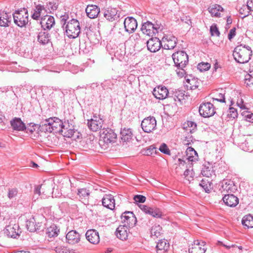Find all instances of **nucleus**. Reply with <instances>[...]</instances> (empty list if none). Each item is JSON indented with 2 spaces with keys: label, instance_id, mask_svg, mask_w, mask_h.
Here are the masks:
<instances>
[{
  "label": "nucleus",
  "instance_id": "obj_1",
  "mask_svg": "<svg viewBox=\"0 0 253 253\" xmlns=\"http://www.w3.org/2000/svg\"><path fill=\"white\" fill-rule=\"evenodd\" d=\"M252 50L249 46L240 44L237 46L233 51V55L235 60L240 63L248 62L251 59Z\"/></svg>",
  "mask_w": 253,
  "mask_h": 253
},
{
  "label": "nucleus",
  "instance_id": "obj_2",
  "mask_svg": "<svg viewBox=\"0 0 253 253\" xmlns=\"http://www.w3.org/2000/svg\"><path fill=\"white\" fill-rule=\"evenodd\" d=\"M117 140V134L110 128H103L100 132L99 145L104 150L106 149L109 144L115 143Z\"/></svg>",
  "mask_w": 253,
  "mask_h": 253
},
{
  "label": "nucleus",
  "instance_id": "obj_3",
  "mask_svg": "<svg viewBox=\"0 0 253 253\" xmlns=\"http://www.w3.org/2000/svg\"><path fill=\"white\" fill-rule=\"evenodd\" d=\"M64 124V122H63L61 120L56 117L48 118L42 122V127L48 126V128H46L45 129L47 131L50 132L52 131L55 133L61 132L63 128L62 126Z\"/></svg>",
  "mask_w": 253,
  "mask_h": 253
},
{
  "label": "nucleus",
  "instance_id": "obj_4",
  "mask_svg": "<svg viewBox=\"0 0 253 253\" xmlns=\"http://www.w3.org/2000/svg\"><path fill=\"white\" fill-rule=\"evenodd\" d=\"M64 28L67 36L70 38L75 39L78 37L81 32L80 23L75 19L69 21Z\"/></svg>",
  "mask_w": 253,
  "mask_h": 253
},
{
  "label": "nucleus",
  "instance_id": "obj_5",
  "mask_svg": "<svg viewBox=\"0 0 253 253\" xmlns=\"http://www.w3.org/2000/svg\"><path fill=\"white\" fill-rule=\"evenodd\" d=\"M14 23L20 27H25L28 23V10L25 8L16 11L12 14Z\"/></svg>",
  "mask_w": 253,
  "mask_h": 253
},
{
  "label": "nucleus",
  "instance_id": "obj_6",
  "mask_svg": "<svg viewBox=\"0 0 253 253\" xmlns=\"http://www.w3.org/2000/svg\"><path fill=\"white\" fill-rule=\"evenodd\" d=\"M172 59L175 66L178 69L184 68L188 63V56L183 51H179L173 53Z\"/></svg>",
  "mask_w": 253,
  "mask_h": 253
},
{
  "label": "nucleus",
  "instance_id": "obj_7",
  "mask_svg": "<svg viewBox=\"0 0 253 253\" xmlns=\"http://www.w3.org/2000/svg\"><path fill=\"white\" fill-rule=\"evenodd\" d=\"M47 5L50 6L51 9L49 8L44 7L41 4L37 5L34 9V12L32 14V18L37 20L40 17H41V18L43 17V16L47 14V13L51 12V10L53 11L57 8L55 5H52V3L50 2H49V4Z\"/></svg>",
  "mask_w": 253,
  "mask_h": 253
},
{
  "label": "nucleus",
  "instance_id": "obj_8",
  "mask_svg": "<svg viewBox=\"0 0 253 253\" xmlns=\"http://www.w3.org/2000/svg\"><path fill=\"white\" fill-rule=\"evenodd\" d=\"M199 112L200 115L204 118L211 117L215 113V108L210 102L202 103L199 107Z\"/></svg>",
  "mask_w": 253,
  "mask_h": 253
},
{
  "label": "nucleus",
  "instance_id": "obj_9",
  "mask_svg": "<svg viewBox=\"0 0 253 253\" xmlns=\"http://www.w3.org/2000/svg\"><path fill=\"white\" fill-rule=\"evenodd\" d=\"M156 120L154 117L149 116L145 118L141 122V127L144 132H150L156 127Z\"/></svg>",
  "mask_w": 253,
  "mask_h": 253
},
{
  "label": "nucleus",
  "instance_id": "obj_10",
  "mask_svg": "<svg viewBox=\"0 0 253 253\" xmlns=\"http://www.w3.org/2000/svg\"><path fill=\"white\" fill-rule=\"evenodd\" d=\"M121 219L124 224L123 225H125L128 228L133 227L137 222L135 215L131 211L124 212L121 216Z\"/></svg>",
  "mask_w": 253,
  "mask_h": 253
},
{
  "label": "nucleus",
  "instance_id": "obj_11",
  "mask_svg": "<svg viewBox=\"0 0 253 253\" xmlns=\"http://www.w3.org/2000/svg\"><path fill=\"white\" fill-rule=\"evenodd\" d=\"M160 27L158 25L155 26L151 22L147 21L142 25L141 30L142 33L149 36H153L158 33Z\"/></svg>",
  "mask_w": 253,
  "mask_h": 253
},
{
  "label": "nucleus",
  "instance_id": "obj_12",
  "mask_svg": "<svg viewBox=\"0 0 253 253\" xmlns=\"http://www.w3.org/2000/svg\"><path fill=\"white\" fill-rule=\"evenodd\" d=\"M118 12L117 8L109 7L104 10L103 16L108 21L113 22L119 18V13Z\"/></svg>",
  "mask_w": 253,
  "mask_h": 253
},
{
  "label": "nucleus",
  "instance_id": "obj_13",
  "mask_svg": "<svg viewBox=\"0 0 253 253\" xmlns=\"http://www.w3.org/2000/svg\"><path fill=\"white\" fill-rule=\"evenodd\" d=\"M207 250L206 242L203 241H195L189 249V253H205Z\"/></svg>",
  "mask_w": 253,
  "mask_h": 253
},
{
  "label": "nucleus",
  "instance_id": "obj_14",
  "mask_svg": "<svg viewBox=\"0 0 253 253\" xmlns=\"http://www.w3.org/2000/svg\"><path fill=\"white\" fill-rule=\"evenodd\" d=\"M163 48L166 49H173L177 44V39L171 35H165L162 39Z\"/></svg>",
  "mask_w": 253,
  "mask_h": 253
},
{
  "label": "nucleus",
  "instance_id": "obj_15",
  "mask_svg": "<svg viewBox=\"0 0 253 253\" xmlns=\"http://www.w3.org/2000/svg\"><path fill=\"white\" fill-rule=\"evenodd\" d=\"M152 93L157 99L163 100L168 96L169 90L166 87L159 85L154 88Z\"/></svg>",
  "mask_w": 253,
  "mask_h": 253
},
{
  "label": "nucleus",
  "instance_id": "obj_16",
  "mask_svg": "<svg viewBox=\"0 0 253 253\" xmlns=\"http://www.w3.org/2000/svg\"><path fill=\"white\" fill-rule=\"evenodd\" d=\"M103 121L102 119L96 116H94L90 120H88L87 126L89 128L93 131H96L102 127Z\"/></svg>",
  "mask_w": 253,
  "mask_h": 253
},
{
  "label": "nucleus",
  "instance_id": "obj_17",
  "mask_svg": "<svg viewBox=\"0 0 253 253\" xmlns=\"http://www.w3.org/2000/svg\"><path fill=\"white\" fill-rule=\"evenodd\" d=\"M124 24L125 31L129 33L133 32L137 27L136 20L132 17L125 18Z\"/></svg>",
  "mask_w": 253,
  "mask_h": 253
},
{
  "label": "nucleus",
  "instance_id": "obj_18",
  "mask_svg": "<svg viewBox=\"0 0 253 253\" xmlns=\"http://www.w3.org/2000/svg\"><path fill=\"white\" fill-rule=\"evenodd\" d=\"M148 49L152 52L158 51L163 46L162 42L157 38H152L147 42Z\"/></svg>",
  "mask_w": 253,
  "mask_h": 253
},
{
  "label": "nucleus",
  "instance_id": "obj_19",
  "mask_svg": "<svg viewBox=\"0 0 253 253\" xmlns=\"http://www.w3.org/2000/svg\"><path fill=\"white\" fill-rule=\"evenodd\" d=\"M40 23L44 30H50L55 25V20L53 16L46 14L41 18Z\"/></svg>",
  "mask_w": 253,
  "mask_h": 253
},
{
  "label": "nucleus",
  "instance_id": "obj_20",
  "mask_svg": "<svg viewBox=\"0 0 253 253\" xmlns=\"http://www.w3.org/2000/svg\"><path fill=\"white\" fill-rule=\"evenodd\" d=\"M4 233L9 237L16 238L19 235V226L17 224L6 226L4 229Z\"/></svg>",
  "mask_w": 253,
  "mask_h": 253
},
{
  "label": "nucleus",
  "instance_id": "obj_21",
  "mask_svg": "<svg viewBox=\"0 0 253 253\" xmlns=\"http://www.w3.org/2000/svg\"><path fill=\"white\" fill-rule=\"evenodd\" d=\"M220 190L221 192L231 193L237 190V187L233 181L226 179L222 181Z\"/></svg>",
  "mask_w": 253,
  "mask_h": 253
},
{
  "label": "nucleus",
  "instance_id": "obj_22",
  "mask_svg": "<svg viewBox=\"0 0 253 253\" xmlns=\"http://www.w3.org/2000/svg\"><path fill=\"white\" fill-rule=\"evenodd\" d=\"M61 133L64 136L68 138L72 137L74 134L75 129L72 124H70L69 121H64V124L62 126Z\"/></svg>",
  "mask_w": 253,
  "mask_h": 253
},
{
  "label": "nucleus",
  "instance_id": "obj_23",
  "mask_svg": "<svg viewBox=\"0 0 253 253\" xmlns=\"http://www.w3.org/2000/svg\"><path fill=\"white\" fill-rule=\"evenodd\" d=\"M222 200L226 206L230 207H235L239 203L238 198L233 194H224Z\"/></svg>",
  "mask_w": 253,
  "mask_h": 253
},
{
  "label": "nucleus",
  "instance_id": "obj_24",
  "mask_svg": "<svg viewBox=\"0 0 253 253\" xmlns=\"http://www.w3.org/2000/svg\"><path fill=\"white\" fill-rule=\"evenodd\" d=\"M85 237L91 244H97L99 242L100 238L98 232L94 229L87 230L85 234Z\"/></svg>",
  "mask_w": 253,
  "mask_h": 253
},
{
  "label": "nucleus",
  "instance_id": "obj_25",
  "mask_svg": "<svg viewBox=\"0 0 253 253\" xmlns=\"http://www.w3.org/2000/svg\"><path fill=\"white\" fill-rule=\"evenodd\" d=\"M66 239L69 244L74 245L80 242V235L76 231L71 230L67 234Z\"/></svg>",
  "mask_w": 253,
  "mask_h": 253
},
{
  "label": "nucleus",
  "instance_id": "obj_26",
  "mask_svg": "<svg viewBox=\"0 0 253 253\" xmlns=\"http://www.w3.org/2000/svg\"><path fill=\"white\" fill-rule=\"evenodd\" d=\"M102 205L111 210L114 209L115 207L114 197L110 194H106L102 200Z\"/></svg>",
  "mask_w": 253,
  "mask_h": 253
},
{
  "label": "nucleus",
  "instance_id": "obj_27",
  "mask_svg": "<svg viewBox=\"0 0 253 253\" xmlns=\"http://www.w3.org/2000/svg\"><path fill=\"white\" fill-rule=\"evenodd\" d=\"M128 232V227L125 225H120L116 229V234L120 239L126 240L127 239Z\"/></svg>",
  "mask_w": 253,
  "mask_h": 253
},
{
  "label": "nucleus",
  "instance_id": "obj_28",
  "mask_svg": "<svg viewBox=\"0 0 253 253\" xmlns=\"http://www.w3.org/2000/svg\"><path fill=\"white\" fill-rule=\"evenodd\" d=\"M85 12L89 18L93 19L98 16L100 12V8L95 5H88L85 9Z\"/></svg>",
  "mask_w": 253,
  "mask_h": 253
},
{
  "label": "nucleus",
  "instance_id": "obj_29",
  "mask_svg": "<svg viewBox=\"0 0 253 253\" xmlns=\"http://www.w3.org/2000/svg\"><path fill=\"white\" fill-rule=\"evenodd\" d=\"M78 195L79 196L80 201L84 205H87L89 203V191L86 188H81L78 189Z\"/></svg>",
  "mask_w": 253,
  "mask_h": 253
},
{
  "label": "nucleus",
  "instance_id": "obj_30",
  "mask_svg": "<svg viewBox=\"0 0 253 253\" xmlns=\"http://www.w3.org/2000/svg\"><path fill=\"white\" fill-rule=\"evenodd\" d=\"M120 134L121 140L124 142H129L133 137L131 129L126 127L121 129Z\"/></svg>",
  "mask_w": 253,
  "mask_h": 253
},
{
  "label": "nucleus",
  "instance_id": "obj_31",
  "mask_svg": "<svg viewBox=\"0 0 253 253\" xmlns=\"http://www.w3.org/2000/svg\"><path fill=\"white\" fill-rule=\"evenodd\" d=\"M12 20L11 15L8 13H2L0 14V26L8 27Z\"/></svg>",
  "mask_w": 253,
  "mask_h": 253
},
{
  "label": "nucleus",
  "instance_id": "obj_32",
  "mask_svg": "<svg viewBox=\"0 0 253 253\" xmlns=\"http://www.w3.org/2000/svg\"><path fill=\"white\" fill-rule=\"evenodd\" d=\"M209 11L212 16L219 17L221 13L223 11V8L218 4H213L209 8Z\"/></svg>",
  "mask_w": 253,
  "mask_h": 253
},
{
  "label": "nucleus",
  "instance_id": "obj_33",
  "mask_svg": "<svg viewBox=\"0 0 253 253\" xmlns=\"http://www.w3.org/2000/svg\"><path fill=\"white\" fill-rule=\"evenodd\" d=\"M11 125L13 129L23 131L25 128V125L20 118H15L11 121Z\"/></svg>",
  "mask_w": 253,
  "mask_h": 253
},
{
  "label": "nucleus",
  "instance_id": "obj_34",
  "mask_svg": "<svg viewBox=\"0 0 253 253\" xmlns=\"http://www.w3.org/2000/svg\"><path fill=\"white\" fill-rule=\"evenodd\" d=\"M240 148L245 151H252L253 150V138H248L240 144Z\"/></svg>",
  "mask_w": 253,
  "mask_h": 253
},
{
  "label": "nucleus",
  "instance_id": "obj_35",
  "mask_svg": "<svg viewBox=\"0 0 253 253\" xmlns=\"http://www.w3.org/2000/svg\"><path fill=\"white\" fill-rule=\"evenodd\" d=\"M156 248L158 253H165L169 248V244L165 239L159 240L157 243Z\"/></svg>",
  "mask_w": 253,
  "mask_h": 253
},
{
  "label": "nucleus",
  "instance_id": "obj_36",
  "mask_svg": "<svg viewBox=\"0 0 253 253\" xmlns=\"http://www.w3.org/2000/svg\"><path fill=\"white\" fill-rule=\"evenodd\" d=\"M49 34L45 32H41L39 33L37 38L38 41L42 44L48 43L50 41Z\"/></svg>",
  "mask_w": 253,
  "mask_h": 253
},
{
  "label": "nucleus",
  "instance_id": "obj_37",
  "mask_svg": "<svg viewBox=\"0 0 253 253\" xmlns=\"http://www.w3.org/2000/svg\"><path fill=\"white\" fill-rule=\"evenodd\" d=\"M59 229L55 224H52L46 229V234L48 237L51 238L56 237L58 235Z\"/></svg>",
  "mask_w": 253,
  "mask_h": 253
},
{
  "label": "nucleus",
  "instance_id": "obj_38",
  "mask_svg": "<svg viewBox=\"0 0 253 253\" xmlns=\"http://www.w3.org/2000/svg\"><path fill=\"white\" fill-rule=\"evenodd\" d=\"M187 159L189 161L194 162L197 160L198 154L197 152L192 147H188L186 151Z\"/></svg>",
  "mask_w": 253,
  "mask_h": 253
},
{
  "label": "nucleus",
  "instance_id": "obj_39",
  "mask_svg": "<svg viewBox=\"0 0 253 253\" xmlns=\"http://www.w3.org/2000/svg\"><path fill=\"white\" fill-rule=\"evenodd\" d=\"M42 184L45 185V187L43 189H42V195H43V196H44L45 197L49 196V195L52 193V189H53L52 182L48 181L44 182ZM42 198H44V197H43Z\"/></svg>",
  "mask_w": 253,
  "mask_h": 253
},
{
  "label": "nucleus",
  "instance_id": "obj_40",
  "mask_svg": "<svg viewBox=\"0 0 253 253\" xmlns=\"http://www.w3.org/2000/svg\"><path fill=\"white\" fill-rule=\"evenodd\" d=\"M18 194V190L17 188H9L7 189V196L8 199L11 201H14L17 199Z\"/></svg>",
  "mask_w": 253,
  "mask_h": 253
},
{
  "label": "nucleus",
  "instance_id": "obj_41",
  "mask_svg": "<svg viewBox=\"0 0 253 253\" xmlns=\"http://www.w3.org/2000/svg\"><path fill=\"white\" fill-rule=\"evenodd\" d=\"M152 237H159L162 234V228L160 225L155 224L152 227L151 230Z\"/></svg>",
  "mask_w": 253,
  "mask_h": 253
},
{
  "label": "nucleus",
  "instance_id": "obj_42",
  "mask_svg": "<svg viewBox=\"0 0 253 253\" xmlns=\"http://www.w3.org/2000/svg\"><path fill=\"white\" fill-rule=\"evenodd\" d=\"M244 226H246L248 228L253 227V216L248 214L245 216L242 221Z\"/></svg>",
  "mask_w": 253,
  "mask_h": 253
},
{
  "label": "nucleus",
  "instance_id": "obj_43",
  "mask_svg": "<svg viewBox=\"0 0 253 253\" xmlns=\"http://www.w3.org/2000/svg\"><path fill=\"white\" fill-rule=\"evenodd\" d=\"M199 186L207 193H210L212 189L211 182L208 180L202 179L199 183Z\"/></svg>",
  "mask_w": 253,
  "mask_h": 253
},
{
  "label": "nucleus",
  "instance_id": "obj_44",
  "mask_svg": "<svg viewBox=\"0 0 253 253\" xmlns=\"http://www.w3.org/2000/svg\"><path fill=\"white\" fill-rule=\"evenodd\" d=\"M213 173V169L211 167L204 166L202 168L201 173L204 176L210 177Z\"/></svg>",
  "mask_w": 253,
  "mask_h": 253
},
{
  "label": "nucleus",
  "instance_id": "obj_45",
  "mask_svg": "<svg viewBox=\"0 0 253 253\" xmlns=\"http://www.w3.org/2000/svg\"><path fill=\"white\" fill-rule=\"evenodd\" d=\"M221 92H217L214 94V97H212L213 100H216L220 102H225V98L224 96L225 91L221 90Z\"/></svg>",
  "mask_w": 253,
  "mask_h": 253
},
{
  "label": "nucleus",
  "instance_id": "obj_46",
  "mask_svg": "<svg viewBox=\"0 0 253 253\" xmlns=\"http://www.w3.org/2000/svg\"><path fill=\"white\" fill-rule=\"evenodd\" d=\"M156 218H160L162 216V212L160 210L157 208H150L148 213Z\"/></svg>",
  "mask_w": 253,
  "mask_h": 253
},
{
  "label": "nucleus",
  "instance_id": "obj_47",
  "mask_svg": "<svg viewBox=\"0 0 253 253\" xmlns=\"http://www.w3.org/2000/svg\"><path fill=\"white\" fill-rule=\"evenodd\" d=\"M187 82L188 84H186L187 87L190 88L191 89H195L199 86V83L194 78L191 79H187Z\"/></svg>",
  "mask_w": 253,
  "mask_h": 253
},
{
  "label": "nucleus",
  "instance_id": "obj_48",
  "mask_svg": "<svg viewBox=\"0 0 253 253\" xmlns=\"http://www.w3.org/2000/svg\"><path fill=\"white\" fill-rule=\"evenodd\" d=\"M227 115L230 119H234L237 118L238 114L237 109L234 107H230Z\"/></svg>",
  "mask_w": 253,
  "mask_h": 253
},
{
  "label": "nucleus",
  "instance_id": "obj_49",
  "mask_svg": "<svg viewBox=\"0 0 253 253\" xmlns=\"http://www.w3.org/2000/svg\"><path fill=\"white\" fill-rule=\"evenodd\" d=\"M242 115L244 117L245 120L250 122L253 123V113L248 111H244L242 113Z\"/></svg>",
  "mask_w": 253,
  "mask_h": 253
},
{
  "label": "nucleus",
  "instance_id": "obj_50",
  "mask_svg": "<svg viewBox=\"0 0 253 253\" xmlns=\"http://www.w3.org/2000/svg\"><path fill=\"white\" fill-rule=\"evenodd\" d=\"M211 67V65L206 62H202L200 63H199L197 68L198 69L201 71H205L208 70Z\"/></svg>",
  "mask_w": 253,
  "mask_h": 253
},
{
  "label": "nucleus",
  "instance_id": "obj_51",
  "mask_svg": "<svg viewBox=\"0 0 253 253\" xmlns=\"http://www.w3.org/2000/svg\"><path fill=\"white\" fill-rule=\"evenodd\" d=\"M210 32L211 35L212 36H219L220 35V32L218 31V29L217 27L216 24H212L210 27Z\"/></svg>",
  "mask_w": 253,
  "mask_h": 253
},
{
  "label": "nucleus",
  "instance_id": "obj_52",
  "mask_svg": "<svg viewBox=\"0 0 253 253\" xmlns=\"http://www.w3.org/2000/svg\"><path fill=\"white\" fill-rule=\"evenodd\" d=\"M133 200L136 203H144L146 201V197L143 195H136L134 196Z\"/></svg>",
  "mask_w": 253,
  "mask_h": 253
},
{
  "label": "nucleus",
  "instance_id": "obj_53",
  "mask_svg": "<svg viewBox=\"0 0 253 253\" xmlns=\"http://www.w3.org/2000/svg\"><path fill=\"white\" fill-rule=\"evenodd\" d=\"M159 150L161 152L165 154L170 155V151L167 145L165 143H163L160 146Z\"/></svg>",
  "mask_w": 253,
  "mask_h": 253
},
{
  "label": "nucleus",
  "instance_id": "obj_54",
  "mask_svg": "<svg viewBox=\"0 0 253 253\" xmlns=\"http://www.w3.org/2000/svg\"><path fill=\"white\" fill-rule=\"evenodd\" d=\"M236 104L242 110L248 109L246 105L244 104V101L242 98L238 99L237 101Z\"/></svg>",
  "mask_w": 253,
  "mask_h": 253
},
{
  "label": "nucleus",
  "instance_id": "obj_55",
  "mask_svg": "<svg viewBox=\"0 0 253 253\" xmlns=\"http://www.w3.org/2000/svg\"><path fill=\"white\" fill-rule=\"evenodd\" d=\"M45 187V184H41V185L37 186L34 190L35 194H38L39 196L42 195L41 191L42 189H43Z\"/></svg>",
  "mask_w": 253,
  "mask_h": 253
},
{
  "label": "nucleus",
  "instance_id": "obj_56",
  "mask_svg": "<svg viewBox=\"0 0 253 253\" xmlns=\"http://www.w3.org/2000/svg\"><path fill=\"white\" fill-rule=\"evenodd\" d=\"M236 35V29L235 28H232L229 31L228 35V39L231 41Z\"/></svg>",
  "mask_w": 253,
  "mask_h": 253
},
{
  "label": "nucleus",
  "instance_id": "obj_57",
  "mask_svg": "<svg viewBox=\"0 0 253 253\" xmlns=\"http://www.w3.org/2000/svg\"><path fill=\"white\" fill-rule=\"evenodd\" d=\"M251 78H253V72L250 71L249 74H247L245 76V83L247 84V85L250 86V84L248 82V80L250 79Z\"/></svg>",
  "mask_w": 253,
  "mask_h": 253
},
{
  "label": "nucleus",
  "instance_id": "obj_58",
  "mask_svg": "<svg viewBox=\"0 0 253 253\" xmlns=\"http://www.w3.org/2000/svg\"><path fill=\"white\" fill-rule=\"evenodd\" d=\"M139 207L143 212L147 214L148 213L149 210L151 208L147 206L141 204L139 205Z\"/></svg>",
  "mask_w": 253,
  "mask_h": 253
},
{
  "label": "nucleus",
  "instance_id": "obj_59",
  "mask_svg": "<svg viewBox=\"0 0 253 253\" xmlns=\"http://www.w3.org/2000/svg\"><path fill=\"white\" fill-rule=\"evenodd\" d=\"M24 130H26V132L27 133H32L35 130V125H33L32 126H31V125H30L27 127L25 126V128H24Z\"/></svg>",
  "mask_w": 253,
  "mask_h": 253
},
{
  "label": "nucleus",
  "instance_id": "obj_60",
  "mask_svg": "<svg viewBox=\"0 0 253 253\" xmlns=\"http://www.w3.org/2000/svg\"><path fill=\"white\" fill-rule=\"evenodd\" d=\"M68 19V15H64L61 16V23L63 25V28H64V26L66 25V21Z\"/></svg>",
  "mask_w": 253,
  "mask_h": 253
},
{
  "label": "nucleus",
  "instance_id": "obj_61",
  "mask_svg": "<svg viewBox=\"0 0 253 253\" xmlns=\"http://www.w3.org/2000/svg\"><path fill=\"white\" fill-rule=\"evenodd\" d=\"M247 6L248 10L253 11V0H248Z\"/></svg>",
  "mask_w": 253,
  "mask_h": 253
},
{
  "label": "nucleus",
  "instance_id": "obj_62",
  "mask_svg": "<svg viewBox=\"0 0 253 253\" xmlns=\"http://www.w3.org/2000/svg\"><path fill=\"white\" fill-rule=\"evenodd\" d=\"M251 10H247L246 11H245V10L243 9V8H241L239 10V12L241 14L243 15V17H246L248 15H249V14L250 13V11Z\"/></svg>",
  "mask_w": 253,
  "mask_h": 253
},
{
  "label": "nucleus",
  "instance_id": "obj_63",
  "mask_svg": "<svg viewBox=\"0 0 253 253\" xmlns=\"http://www.w3.org/2000/svg\"><path fill=\"white\" fill-rule=\"evenodd\" d=\"M179 70V71H177V74L178 76L180 77H182L185 74V71L184 68L182 69H178Z\"/></svg>",
  "mask_w": 253,
  "mask_h": 253
},
{
  "label": "nucleus",
  "instance_id": "obj_64",
  "mask_svg": "<svg viewBox=\"0 0 253 253\" xmlns=\"http://www.w3.org/2000/svg\"><path fill=\"white\" fill-rule=\"evenodd\" d=\"M132 39H133L134 41H138L140 39V36L139 34L135 33L131 36Z\"/></svg>",
  "mask_w": 253,
  "mask_h": 253
}]
</instances>
